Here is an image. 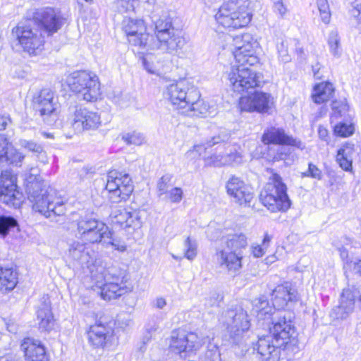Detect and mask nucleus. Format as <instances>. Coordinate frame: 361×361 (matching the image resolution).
<instances>
[{
  "label": "nucleus",
  "instance_id": "f257e3e1",
  "mask_svg": "<svg viewBox=\"0 0 361 361\" xmlns=\"http://www.w3.org/2000/svg\"><path fill=\"white\" fill-rule=\"evenodd\" d=\"M61 25V18L54 8H40L27 23H20L13 27L11 35L25 52L36 56L44 49L45 35H52Z\"/></svg>",
  "mask_w": 361,
  "mask_h": 361
},
{
  "label": "nucleus",
  "instance_id": "f03ea898",
  "mask_svg": "<svg viewBox=\"0 0 361 361\" xmlns=\"http://www.w3.org/2000/svg\"><path fill=\"white\" fill-rule=\"evenodd\" d=\"M249 35L243 37V40L246 44L238 46L234 52V56L239 65L232 66L228 73V79L233 91L238 93L248 92L250 90L259 87L260 84L259 75L255 71L245 67L246 64L253 65L257 61L256 56L253 55L256 42H248Z\"/></svg>",
  "mask_w": 361,
  "mask_h": 361
},
{
  "label": "nucleus",
  "instance_id": "7ed1b4c3",
  "mask_svg": "<svg viewBox=\"0 0 361 361\" xmlns=\"http://www.w3.org/2000/svg\"><path fill=\"white\" fill-rule=\"evenodd\" d=\"M25 191L28 200L32 202L33 209L46 218L54 221L53 218L65 214L63 202L56 197L54 189L39 180L37 174L32 173L26 178Z\"/></svg>",
  "mask_w": 361,
  "mask_h": 361
},
{
  "label": "nucleus",
  "instance_id": "20e7f679",
  "mask_svg": "<svg viewBox=\"0 0 361 361\" xmlns=\"http://www.w3.org/2000/svg\"><path fill=\"white\" fill-rule=\"evenodd\" d=\"M249 0H229L224 2L215 15L218 24L226 28L238 29L247 26L252 19Z\"/></svg>",
  "mask_w": 361,
  "mask_h": 361
},
{
  "label": "nucleus",
  "instance_id": "39448f33",
  "mask_svg": "<svg viewBox=\"0 0 361 361\" xmlns=\"http://www.w3.org/2000/svg\"><path fill=\"white\" fill-rule=\"evenodd\" d=\"M221 240L225 248L216 250V261L228 271L235 273L242 267L241 250L247 245V237L243 233H229Z\"/></svg>",
  "mask_w": 361,
  "mask_h": 361
},
{
  "label": "nucleus",
  "instance_id": "423d86ee",
  "mask_svg": "<svg viewBox=\"0 0 361 361\" xmlns=\"http://www.w3.org/2000/svg\"><path fill=\"white\" fill-rule=\"evenodd\" d=\"M269 182L261 191L259 200L272 212H286L291 205L287 194V187L281 176L271 170Z\"/></svg>",
  "mask_w": 361,
  "mask_h": 361
},
{
  "label": "nucleus",
  "instance_id": "0eeeda50",
  "mask_svg": "<svg viewBox=\"0 0 361 361\" xmlns=\"http://www.w3.org/2000/svg\"><path fill=\"white\" fill-rule=\"evenodd\" d=\"M71 90L82 97L83 100L93 102L100 95V84L97 76L86 71H75L67 78Z\"/></svg>",
  "mask_w": 361,
  "mask_h": 361
},
{
  "label": "nucleus",
  "instance_id": "6e6552de",
  "mask_svg": "<svg viewBox=\"0 0 361 361\" xmlns=\"http://www.w3.org/2000/svg\"><path fill=\"white\" fill-rule=\"evenodd\" d=\"M77 235L87 243H101L104 238L110 236L109 227L94 218L85 216L77 223Z\"/></svg>",
  "mask_w": 361,
  "mask_h": 361
},
{
  "label": "nucleus",
  "instance_id": "1a4fd4ad",
  "mask_svg": "<svg viewBox=\"0 0 361 361\" xmlns=\"http://www.w3.org/2000/svg\"><path fill=\"white\" fill-rule=\"evenodd\" d=\"M224 323L233 342L238 343L250 327L248 314L241 307L230 309L224 314Z\"/></svg>",
  "mask_w": 361,
  "mask_h": 361
},
{
  "label": "nucleus",
  "instance_id": "9d476101",
  "mask_svg": "<svg viewBox=\"0 0 361 361\" xmlns=\"http://www.w3.org/2000/svg\"><path fill=\"white\" fill-rule=\"evenodd\" d=\"M106 189L109 192V198L112 202L126 200L133 191L131 178L127 173L111 171L107 175Z\"/></svg>",
  "mask_w": 361,
  "mask_h": 361
},
{
  "label": "nucleus",
  "instance_id": "9b49d317",
  "mask_svg": "<svg viewBox=\"0 0 361 361\" xmlns=\"http://www.w3.org/2000/svg\"><path fill=\"white\" fill-rule=\"evenodd\" d=\"M166 95L181 114L188 100L192 101L197 98V89L190 82L183 80L169 85L166 88Z\"/></svg>",
  "mask_w": 361,
  "mask_h": 361
},
{
  "label": "nucleus",
  "instance_id": "f8f14e48",
  "mask_svg": "<svg viewBox=\"0 0 361 361\" xmlns=\"http://www.w3.org/2000/svg\"><path fill=\"white\" fill-rule=\"evenodd\" d=\"M273 326L270 329V334L278 345L284 348L289 345L297 343V333L291 322V314L285 313L277 321H273Z\"/></svg>",
  "mask_w": 361,
  "mask_h": 361
},
{
  "label": "nucleus",
  "instance_id": "ddd939ff",
  "mask_svg": "<svg viewBox=\"0 0 361 361\" xmlns=\"http://www.w3.org/2000/svg\"><path fill=\"white\" fill-rule=\"evenodd\" d=\"M274 103V97L270 94L255 91L247 96L241 97L239 106L243 111L270 114Z\"/></svg>",
  "mask_w": 361,
  "mask_h": 361
},
{
  "label": "nucleus",
  "instance_id": "4468645a",
  "mask_svg": "<svg viewBox=\"0 0 361 361\" xmlns=\"http://www.w3.org/2000/svg\"><path fill=\"white\" fill-rule=\"evenodd\" d=\"M114 326V321L100 317L87 332L90 343L94 348H104L113 337Z\"/></svg>",
  "mask_w": 361,
  "mask_h": 361
},
{
  "label": "nucleus",
  "instance_id": "2eb2a0df",
  "mask_svg": "<svg viewBox=\"0 0 361 361\" xmlns=\"http://www.w3.org/2000/svg\"><path fill=\"white\" fill-rule=\"evenodd\" d=\"M123 30L126 33L129 43L140 49L148 45L149 35L144 20L141 19L126 18L122 23Z\"/></svg>",
  "mask_w": 361,
  "mask_h": 361
},
{
  "label": "nucleus",
  "instance_id": "dca6fc26",
  "mask_svg": "<svg viewBox=\"0 0 361 361\" xmlns=\"http://www.w3.org/2000/svg\"><path fill=\"white\" fill-rule=\"evenodd\" d=\"M32 106L34 110L45 121L48 117L56 114L57 98L51 89L44 88L35 93L32 97Z\"/></svg>",
  "mask_w": 361,
  "mask_h": 361
},
{
  "label": "nucleus",
  "instance_id": "f3484780",
  "mask_svg": "<svg viewBox=\"0 0 361 361\" xmlns=\"http://www.w3.org/2000/svg\"><path fill=\"white\" fill-rule=\"evenodd\" d=\"M71 123L77 133L97 129L101 125L100 116L86 108L76 106L71 118Z\"/></svg>",
  "mask_w": 361,
  "mask_h": 361
},
{
  "label": "nucleus",
  "instance_id": "a211bd4d",
  "mask_svg": "<svg viewBox=\"0 0 361 361\" xmlns=\"http://www.w3.org/2000/svg\"><path fill=\"white\" fill-rule=\"evenodd\" d=\"M186 42L178 30H172L169 35L157 39V42L152 47V49L161 52L181 57L184 54Z\"/></svg>",
  "mask_w": 361,
  "mask_h": 361
},
{
  "label": "nucleus",
  "instance_id": "6ab92c4d",
  "mask_svg": "<svg viewBox=\"0 0 361 361\" xmlns=\"http://www.w3.org/2000/svg\"><path fill=\"white\" fill-rule=\"evenodd\" d=\"M16 178L8 171L1 173L0 181V200L8 206L19 207L22 193L17 190Z\"/></svg>",
  "mask_w": 361,
  "mask_h": 361
},
{
  "label": "nucleus",
  "instance_id": "aec40b11",
  "mask_svg": "<svg viewBox=\"0 0 361 361\" xmlns=\"http://www.w3.org/2000/svg\"><path fill=\"white\" fill-rule=\"evenodd\" d=\"M226 189L232 200L240 205L250 204L254 196L252 188L235 176L228 180Z\"/></svg>",
  "mask_w": 361,
  "mask_h": 361
},
{
  "label": "nucleus",
  "instance_id": "412c9836",
  "mask_svg": "<svg viewBox=\"0 0 361 361\" xmlns=\"http://www.w3.org/2000/svg\"><path fill=\"white\" fill-rule=\"evenodd\" d=\"M201 345L196 334L186 333L183 330L173 331L169 348L175 353L197 350Z\"/></svg>",
  "mask_w": 361,
  "mask_h": 361
},
{
  "label": "nucleus",
  "instance_id": "4be33fe9",
  "mask_svg": "<svg viewBox=\"0 0 361 361\" xmlns=\"http://www.w3.org/2000/svg\"><path fill=\"white\" fill-rule=\"evenodd\" d=\"M86 243L78 240L73 241L69 245L68 256L82 268H87L92 273L96 259L92 251L86 246Z\"/></svg>",
  "mask_w": 361,
  "mask_h": 361
},
{
  "label": "nucleus",
  "instance_id": "5701e85b",
  "mask_svg": "<svg viewBox=\"0 0 361 361\" xmlns=\"http://www.w3.org/2000/svg\"><path fill=\"white\" fill-rule=\"evenodd\" d=\"M281 348L271 335H267L259 338L254 349L257 350L262 361H279Z\"/></svg>",
  "mask_w": 361,
  "mask_h": 361
},
{
  "label": "nucleus",
  "instance_id": "b1692460",
  "mask_svg": "<svg viewBox=\"0 0 361 361\" xmlns=\"http://www.w3.org/2000/svg\"><path fill=\"white\" fill-rule=\"evenodd\" d=\"M262 141L264 145H279L302 147V142L288 135L283 128L270 127L264 130Z\"/></svg>",
  "mask_w": 361,
  "mask_h": 361
},
{
  "label": "nucleus",
  "instance_id": "393cba45",
  "mask_svg": "<svg viewBox=\"0 0 361 361\" xmlns=\"http://www.w3.org/2000/svg\"><path fill=\"white\" fill-rule=\"evenodd\" d=\"M37 319L39 329L49 331L54 326V316L51 309V301L47 295H44L37 310Z\"/></svg>",
  "mask_w": 361,
  "mask_h": 361
},
{
  "label": "nucleus",
  "instance_id": "a878e982",
  "mask_svg": "<svg viewBox=\"0 0 361 361\" xmlns=\"http://www.w3.org/2000/svg\"><path fill=\"white\" fill-rule=\"evenodd\" d=\"M355 297V293L350 289L346 288L343 290L340 305L332 311V314H334L336 319H344L353 312Z\"/></svg>",
  "mask_w": 361,
  "mask_h": 361
},
{
  "label": "nucleus",
  "instance_id": "bb28decb",
  "mask_svg": "<svg viewBox=\"0 0 361 361\" xmlns=\"http://www.w3.org/2000/svg\"><path fill=\"white\" fill-rule=\"evenodd\" d=\"M297 300V293L295 289L291 288L288 284L280 285L273 290L271 300L273 305L276 309H283L288 302Z\"/></svg>",
  "mask_w": 361,
  "mask_h": 361
},
{
  "label": "nucleus",
  "instance_id": "cd10ccee",
  "mask_svg": "<svg viewBox=\"0 0 361 361\" xmlns=\"http://www.w3.org/2000/svg\"><path fill=\"white\" fill-rule=\"evenodd\" d=\"M21 348L25 353L26 361H48L45 349L38 341L26 338L22 343Z\"/></svg>",
  "mask_w": 361,
  "mask_h": 361
},
{
  "label": "nucleus",
  "instance_id": "c85d7f7f",
  "mask_svg": "<svg viewBox=\"0 0 361 361\" xmlns=\"http://www.w3.org/2000/svg\"><path fill=\"white\" fill-rule=\"evenodd\" d=\"M100 289L101 297L106 300L116 299L121 295L131 292L132 287L126 285V283H119L116 282H105L98 284Z\"/></svg>",
  "mask_w": 361,
  "mask_h": 361
},
{
  "label": "nucleus",
  "instance_id": "c756f323",
  "mask_svg": "<svg viewBox=\"0 0 361 361\" xmlns=\"http://www.w3.org/2000/svg\"><path fill=\"white\" fill-rule=\"evenodd\" d=\"M209 113V105L200 99V93L197 90V98L194 100H188V104L183 109L182 114L188 116H207Z\"/></svg>",
  "mask_w": 361,
  "mask_h": 361
},
{
  "label": "nucleus",
  "instance_id": "7c9ffc66",
  "mask_svg": "<svg viewBox=\"0 0 361 361\" xmlns=\"http://www.w3.org/2000/svg\"><path fill=\"white\" fill-rule=\"evenodd\" d=\"M335 88L329 82H322L314 85L312 98L314 103L320 104L329 101L334 96Z\"/></svg>",
  "mask_w": 361,
  "mask_h": 361
},
{
  "label": "nucleus",
  "instance_id": "2f4dec72",
  "mask_svg": "<svg viewBox=\"0 0 361 361\" xmlns=\"http://www.w3.org/2000/svg\"><path fill=\"white\" fill-rule=\"evenodd\" d=\"M17 272L12 268L0 267V290H11L17 283Z\"/></svg>",
  "mask_w": 361,
  "mask_h": 361
},
{
  "label": "nucleus",
  "instance_id": "473e14b6",
  "mask_svg": "<svg viewBox=\"0 0 361 361\" xmlns=\"http://www.w3.org/2000/svg\"><path fill=\"white\" fill-rule=\"evenodd\" d=\"M353 147V144L346 143L338 151L336 160L340 166L345 171H348L352 168V156L354 153Z\"/></svg>",
  "mask_w": 361,
  "mask_h": 361
},
{
  "label": "nucleus",
  "instance_id": "72a5a7b5",
  "mask_svg": "<svg viewBox=\"0 0 361 361\" xmlns=\"http://www.w3.org/2000/svg\"><path fill=\"white\" fill-rule=\"evenodd\" d=\"M104 281L126 283L127 281V271L118 266L112 265L106 268L102 273Z\"/></svg>",
  "mask_w": 361,
  "mask_h": 361
},
{
  "label": "nucleus",
  "instance_id": "f704fd0d",
  "mask_svg": "<svg viewBox=\"0 0 361 361\" xmlns=\"http://www.w3.org/2000/svg\"><path fill=\"white\" fill-rule=\"evenodd\" d=\"M226 166H238L243 163V157L240 147L237 145H228L224 153Z\"/></svg>",
  "mask_w": 361,
  "mask_h": 361
},
{
  "label": "nucleus",
  "instance_id": "c9c22d12",
  "mask_svg": "<svg viewBox=\"0 0 361 361\" xmlns=\"http://www.w3.org/2000/svg\"><path fill=\"white\" fill-rule=\"evenodd\" d=\"M176 29L173 27L172 20L169 16H164L157 20L155 23V35L157 39L169 35V32Z\"/></svg>",
  "mask_w": 361,
  "mask_h": 361
},
{
  "label": "nucleus",
  "instance_id": "e433bc0d",
  "mask_svg": "<svg viewBox=\"0 0 361 361\" xmlns=\"http://www.w3.org/2000/svg\"><path fill=\"white\" fill-rule=\"evenodd\" d=\"M348 105L345 99L334 100L331 103V122L334 123L338 118L345 117L348 111Z\"/></svg>",
  "mask_w": 361,
  "mask_h": 361
},
{
  "label": "nucleus",
  "instance_id": "4c0bfd02",
  "mask_svg": "<svg viewBox=\"0 0 361 361\" xmlns=\"http://www.w3.org/2000/svg\"><path fill=\"white\" fill-rule=\"evenodd\" d=\"M14 230L18 231L17 220L13 216H0V235L4 238Z\"/></svg>",
  "mask_w": 361,
  "mask_h": 361
},
{
  "label": "nucleus",
  "instance_id": "58836bf2",
  "mask_svg": "<svg viewBox=\"0 0 361 361\" xmlns=\"http://www.w3.org/2000/svg\"><path fill=\"white\" fill-rule=\"evenodd\" d=\"M25 158V155L19 149L10 147L2 163L12 164L16 166H21Z\"/></svg>",
  "mask_w": 361,
  "mask_h": 361
},
{
  "label": "nucleus",
  "instance_id": "ea45409f",
  "mask_svg": "<svg viewBox=\"0 0 361 361\" xmlns=\"http://www.w3.org/2000/svg\"><path fill=\"white\" fill-rule=\"evenodd\" d=\"M199 361H221L216 344L209 342L207 350L200 357Z\"/></svg>",
  "mask_w": 361,
  "mask_h": 361
},
{
  "label": "nucleus",
  "instance_id": "a19ab883",
  "mask_svg": "<svg viewBox=\"0 0 361 361\" xmlns=\"http://www.w3.org/2000/svg\"><path fill=\"white\" fill-rule=\"evenodd\" d=\"M129 212L126 208L118 207L112 210L110 218L111 222L115 224H118L123 228L125 223L129 217Z\"/></svg>",
  "mask_w": 361,
  "mask_h": 361
},
{
  "label": "nucleus",
  "instance_id": "79ce46f5",
  "mask_svg": "<svg viewBox=\"0 0 361 361\" xmlns=\"http://www.w3.org/2000/svg\"><path fill=\"white\" fill-rule=\"evenodd\" d=\"M18 145L20 147L37 155L42 156L45 154L43 147L33 140L20 138L18 140Z\"/></svg>",
  "mask_w": 361,
  "mask_h": 361
},
{
  "label": "nucleus",
  "instance_id": "37998d69",
  "mask_svg": "<svg viewBox=\"0 0 361 361\" xmlns=\"http://www.w3.org/2000/svg\"><path fill=\"white\" fill-rule=\"evenodd\" d=\"M109 235L102 241V244L106 247L111 245L115 250L120 252H124L126 250V243L114 237V233L109 230Z\"/></svg>",
  "mask_w": 361,
  "mask_h": 361
},
{
  "label": "nucleus",
  "instance_id": "c03bdc74",
  "mask_svg": "<svg viewBox=\"0 0 361 361\" xmlns=\"http://www.w3.org/2000/svg\"><path fill=\"white\" fill-rule=\"evenodd\" d=\"M122 140L127 145H141L145 142V136L140 132L133 131L123 134Z\"/></svg>",
  "mask_w": 361,
  "mask_h": 361
},
{
  "label": "nucleus",
  "instance_id": "a18cd8bd",
  "mask_svg": "<svg viewBox=\"0 0 361 361\" xmlns=\"http://www.w3.org/2000/svg\"><path fill=\"white\" fill-rule=\"evenodd\" d=\"M229 136L226 133H221L218 135H215L212 137L209 140H208L205 145H195L194 150L196 152H200L202 149H206L207 147H212L216 144H219L224 142H226L228 140Z\"/></svg>",
  "mask_w": 361,
  "mask_h": 361
},
{
  "label": "nucleus",
  "instance_id": "49530a36",
  "mask_svg": "<svg viewBox=\"0 0 361 361\" xmlns=\"http://www.w3.org/2000/svg\"><path fill=\"white\" fill-rule=\"evenodd\" d=\"M184 246L185 247L184 257L190 261L193 260L197 253V245L196 241L195 240H192L190 237H188L184 242Z\"/></svg>",
  "mask_w": 361,
  "mask_h": 361
},
{
  "label": "nucleus",
  "instance_id": "de8ad7c7",
  "mask_svg": "<svg viewBox=\"0 0 361 361\" xmlns=\"http://www.w3.org/2000/svg\"><path fill=\"white\" fill-rule=\"evenodd\" d=\"M271 240V237L267 233L265 234L262 245H255L252 246V252L255 257H261L267 249L269 244Z\"/></svg>",
  "mask_w": 361,
  "mask_h": 361
},
{
  "label": "nucleus",
  "instance_id": "09e8293b",
  "mask_svg": "<svg viewBox=\"0 0 361 361\" xmlns=\"http://www.w3.org/2000/svg\"><path fill=\"white\" fill-rule=\"evenodd\" d=\"M328 43L330 47V50L332 54L335 56L341 55L340 39L336 32H331L329 34Z\"/></svg>",
  "mask_w": 361,
  "mask_h": 361
},
{
  "label": "nucleus",
  "instance_id": "8fccbe9b",
  "mask_svg": "<svg viewBox=\"0 0 361 361\" xmlns=\"http://www.w3.org/2000/svg\"><path fill=\"white\" fill-rule=\"evenodd\" d=\"M317 3L322 20L325 24H328L330 22L331 13L327 1L317 0Z\"/></svg>",
  "mask_w": 361,
  "mask_h": 361
},
{
  "label": "nucleus",
  "instance_id": "3c124183",
  "mask_svg": "<svg viewBox=\"0 0 361 361\" xmlns=\"http://www.w3.org/2000/svg\"><path fill=\"white\" fill-rule=\"evenodd\" d=\"M354 132V128L352 125H348L345 123L339 122L334 126V133L336 135L341 137H348Z\"/></svg>",
  "mask_w": 361,
  "mask_h": 361
},
{
  "label": "nucleus",
  "instance_id": "603ef678",
  "mask_svg": "<svg viewBox=\"0 0 361 361\" xmlns=\"http://www.w3.org/2000/svg\"><path fill=\"white\" fill-rule=\"evenodd\" d=\"M204 164L207 166L221 167L226 166L223 154H213L204 159Z\"/></svg>",
  "mask_w": 361,
  "mask_h": 361
},
{
  "label": "nucleus",
  "instance_id": "864d4df0",
  "mask_svg": "<svg viewBox=\"0 0 361 361\" xmlns=\"http://www.w3.org/2000/svg\"><path fill=\"white\" fill-rule=\"evenodd\" d=\"M288 41L281 39V42L277 44V50L281 61L286 63L290 61L288 54Z\"/></svg>",
  "mask_w": 361,
  "mask_h": 361
},
{
  "label": "nucleus",
  "instance_id": "5fc2aeb1",
  "mask_svg": "<svg viewBox=\"0 0 361 361\" xmlns=\"http://www.w3.org/2000/svg\"><path fill=\"white\" fill-rule=\"evenodd\" d=\"M141 226L140 218L137 212L133 211L129 212V217L124 224L123 228H132L133 229L140 228Z\"/></svg>",
  "mask_w": 361,
  "mask_h": 361
},
{
  "label": "nucleus",
  "instance_id": "6e6d98bb",
  "mask_svg": "<svg viewBox=\"0 0 361 361\" xmlns=\"http://www.w3.org/2000/svg\"><path fill=\"white\" fill-rule=\"evenodd\" d=\"M171 180V177L170 175H164L159 179L157 183V189L159 196L167 193L168 189L170 187L169 183Z\"/></svg>",
  "mask_w": 361,
  "mask_h": 361
},
{
  "label": "nucleus",
  "instance_id": "4d7b16f0",
  "mask_svg": "<svg viewBox=\"0 0 361 361\" xmlns=\"http://www.w3.org/2000/svg\"><path fill=\"white\" fill-rule=\"evenodd\" d=\"M342 243L343 245H339L338 243H334V245L337 247L338 251L340 252L341 257L343 260L347 259L348 257V253L347 249L345 247V245H348L353 243L351 239L347 237L342 238Z\"/></svg>",
  "mask_w": 361,
  "mask_h": 361
},
{
  "label": "nucleus",
  "instance_id": "13d9d810",
  "mask_svg": "<svg viewBox=\"0 0 361 361\" xmlns=\"http://www.w3.org/2000/svg\"><path fill=\"white\" fill-rule=\"evenodd\" d=\"M302 176L320 180L322 178V173L314 164L310 163L307 171L302 173Z\"/></svg>",
  "mask_w": 361,
  "mask_h": 361
},
{
  "label": "nucleus",
  "instance_id": "bf43d9fd",
  "mask_svg": "<svg viewBox=\"0 0 361 361\" xmlns=\"http://www.w3.org/2000/svg\"><path fill=\"white\" fill-rule=\"evenodd\" d=\"M8 140L4 134H0V162L4 161L8 149Z\"/></svg>",
  "mask_w": 361,
  "mask_h": 361
},
{
  "label": "nucleus",
  "instance_id": "052dcab7",
  "mask_svg": "<svg viewBox=\"0 0 361 361\" xmlns=\"http://www.w3.org/2000/svg\"><path fill=\"white\" fill-rule=\"evenodd\" d=\"M183 197V190L180 188H174L168 194V198L172 202H180Z\"/></svg>",
  "mask_w": 361,
  "mask_h": 361
},
{
  "label": "nucleus",
  "instance_id": "680f3d73",
  "mask_svg": "<svg viewBox=\"0 0 361 361\" xmlns=\"http://www.w3.org/2000/svg\"><path fill=\"white\" fill-rule=\"evenodd\" d=\"M269 302L264 296L259 297L254 300V306L257 312L264 311L267 313L265 309L268 307Z\"/></svg>",
  "mask_w": 361,
  "mask_h": 361
},
{
  "label": "nucleus",
  "instance_id": "e2e57ef3",
  "mask_svg": "<svg viewBox=\"0 0 361 361\" xmlns=\"http://www.w3.org/2000/svg\"><path fill=\"white\" fill-rule=\"evenodd\" d=\"M350 12L351 16L357 20L358 24H361V4L356 3L353 5Z\"/></svg>",
  "mask_w": 361,
  "mask_h": 361
},
{
  "label": "nucleus",
  "instance_id": "0e129e2a",
  "mask_svg": "<svg viewBox=\"0 0 361 361\" xmlns=\"http://www.w3.org/2000/svg\"><path fill=\"white\" fill-rule=\"evenodd\" d=\"M223 297L218 293H212L209 298L207 299V303L209 306L219 305V302L222 300Z\"/></svg>",
  "mask_w": 361,
  "mask_h": 361
},
{
  "label": "nucleus",
  "instance_id": "69168bd1",
  "mask_svg": "<svg viewBox=\"0 0 361 361\" xmlns=\"http://www.w3.org/2000/svg\"><path fill=\"white\" fill-rule=\"evenodd\" d=\"M274 12L283 16L287 11L286 8L281 1H277L274 5Z\"/></svg>",
  "mask_w": 361,
  "mask_h": 361
},
{
  "label": "nucleus",
  "instance_id": "338daca9",
  "mask_svg": "<svg viewBox=\"0 0 361 361\" xmlns=\"http://www.w3.org/2000/svg\"><path fill=\"white\" fill-rule=\"evenodd\" d=\"M347 266H348L350 268H353V271L361 276V260H359L357 262H346Z\"/></svg>",
  "mask_w": 361,
  "mask_h": 361
},
{
  "label": "nucleus",
  "instance_id": "774afa93",
  "mask_svg": "<svg viewBox=\"0 0 361 361\" xmlns=\"http://www.w3.org/2000/svg\"><path fill=\"white\" fill-rule=\"evenodd\" d=\"M166 305V300L162 297L157 298L152 302V306L159 310H162Z\"/></svg>",
  "mask_w": 361,
  "mask_h": 361
}]
</instances>
